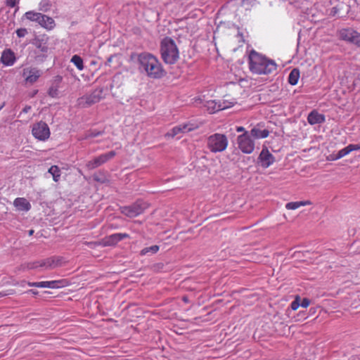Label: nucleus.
Here are the masks:
<instances>
[{"label":"nucleus","mask_w":360,"mask_h":360,"mask_svg":"<svg viewBox=\"0 0 360 360\" xmlns=\"http://www.w3.org/2000/svg\"><path fill=\"white\" fill-rule=\"evenodd\" d=\"M248 67L252 74L268 75L276 71L277 64L274 60L252 50L248 56Z\"/></svg>","instance_id":"nucleus-1"},{"label":"nucleus","mask_w":360,"mask_h":360,"mask_svg":"<svg viewBox=\"0 0 360 360\" xmlns=\"http://www.w3.org/2000/svg\"><path fill=\"white\" fill-rule=\"evenodd\" d=\"M139 69L152 79H160L166 75L161 63L150 53H141L138 56Z\"/></svg>","instance_id":"nucleus-2"},{"label":"nucleus","mask_w":360,"mask_h":360,"mask_svg":"<svg viewBox=\"0 0 360 360\" xmlns=\"http://www.w3.org/2000/svg\"><path fill=\"white\" fill-rule=\"evenodd\" d=\"M160 53L163 61L167 64L173 65L179 58V51L175 41L169 38H164L160 44Z\"/></svg>","instance_id":"nucleus-3"},{"label":"nucleus","mask_w":360,"mask_h":360,"mask_svg":"<svg viewBox=\"0 0 360 360\" xmlns=\"http://www.w3.org/2000/svg\"><path fill=\"white\" fill-rule=\"evenodd\" d=\"M229 144V141L225 134L215 133L210 135L207 139V147L212 153H220L224 151Z\"/></svg>","instance_id":"nucleus-4"},{"label":"nucleus","mask_w":360,"mask_h":360,"mask_svg":"<svg viewBox=\"0 0 360 360\" xmlns=\"http://www.w3.org/2000/svg\"><path fill=\"white\" fill-rule=\"evenodd\" d=\"M103 89L98 88L92 91L89 94H86L77 100V104L81 108H88L95 103H98L103 98Z\"/></svg>","instance_id":"nucleus-5"},{"label":"nucleus","mask_w":360,"mask_h":360,"mask_svg":"<svg viewBox=\"0 0 360 360\" xmlns=\"http://www.w3.org/2000/svg\"><path fill=\"white\" fill-rule=\"evenodd\" d=\"M251 136L250 134L245 131V133L237 138L238 148L243 153L250 154L255 150V142L251 139Z\"/></svg>","instance_id":"nucleus-6"},{"label":"nucleus","mask_w":360,"mask_h":360,"mask_svg":"<svg viewBox=\"0 0 360 360\" xmlns=\"http://www.w3.org/2000/svg\"><path fill=\"white\" fill-rule=\"evenodd\" d=\"M32 134L35 139L42 141L47 140L51 135L48 124L42 121L33 124Z\"/></svg>","instance_id":"nucleus-7"},{"label":"nucleus","mask_w":360,"mask_h":360,"mask_svg":"<svg viewBox=\"0 0 360 360\" xmlns=\"http://www.w3.org/2000/svg\"><path fill=\"white\" fill-rule=\"evenodd\" d=\"M233 101H229L226 99L218 101L210 100L206 102L205 107L209 113L213 114L218 111L231 108L233 105Z\"/></svg>","instance_id":"nucleus-8"},{"label":"nucleus","mask_w":360,"mask_h":360,"mask_svg":"<svg viewBox=\"0 0 360 360\" xmlns=\"http://www.w3.org/2000/svg\"><path fill=\"white\" fill-rule=\"evenodd\" d=\"M147 204L143 201L138 200L131 205L121 207V212L129 217H135L146 209Z\"/></svg>","instance_id":"nucleus-9"},{"label":"nucleus","mask_w":360,"mask_h":360,"mask_svg":"<svg viewBox=\"0 0 360 360\" xmlns=\"http://www.w3.org/2000/svg\"><path fill=\"white\" fill-rule=\"evenodd\" d=\"M115 155L116 153L113 150L104 154H101L99 156L96 157L93 160L89 161L86 166L88 169H94L112 159Z\"/></svg>","instance_id":"nucleus-10"},{"label":"nucleus","mask_w":360,"mask_h":360,"mask_svg":"<svg viewBox=\"0 0 360 360\" xmlns=\"http://www.w3.org/2000/svg\"><path fill=\"white\" fill-rule=\"evenodd\" d=\"M198 128V126L195 124L191 123H185L182 124H179L173 127L170 131H169L166 134L165 137L174 138V136L183 134L193 131Z\"/></svg>","instance_id":"nucleus-11"},{"label":"nucleus","mask_w":360,"mask_h":360,"mask_svg":"<svg viewBox=\"0 0 360 360\" xmlns=\"http://www.w3.org/2000/svg\"><path fill=\"white\" fill-rule=\"evenodd\" d=\"M129 235L125 233H113L103 238L100 244L103 246H113L123 239L129 238Z\"/></svg>","instance_id":"nucleus-12"},{"label":"nucleus","mask_w":360,"mask_h":360,"mask_svg":"<svg viewBox=\"0 0 360 360\" xmlns=\"http://www.w3.org/2000/svg\"><path fill=\"white\" fill-rule=\"evenodd\" d=\"M274 156L270 153L266 147H263L259 157L258 162L263 168H268L275 162Z\"/></svg>","instance_id":"nucleus-13"},{"label":"nucleus","mask_w":360,"mask_h":360,"mask_svg":"<svg viewBox=\"0 0 360 360\" xmlns=\"http://www.w3.org/2000/svg\"><path fill=\"white\" fill-rule=\"evenodd\" d=\"M41 72L37 68H26L23 69L22 76L25 78V81L29 84H33L36 82L40 77Z\"/></svg>","instance_id":"nucleus-14"},{"label":"nucleus","mask_w":360,"mask_h":360,"mask_svg":"<svg viewBox=\"0 0 360 360\" xmlns=\"http://www.w3.org/2000/svg\"><path fill=\"white\" fill-rule=\"evenodd\" d=\"M360 150V144H349L345 148L340 150L336 155L332 154L327 158L328 160H338L354 150Z\"/></svg>","instance_id":"nucleus-15"},{"label":"nucleus","mask_w":360,"mask_h":360,"mask_svg":"<svg viewBox=\"0 0 360 360\" xmlns=\"http://www.w3.org/2000/svg\"><path fill=\"white\" fill-rule=\"evenodd\" d=\"M63 281H41V282H27V285L30 287L37 288H57L60 287Z\"/></svg>","instance_id":"nucleus-16"},{"label":"nucleus","mask_w":360,"mask_h":360,"mask_svg":"<svg viewBox=\"0 0 360 360\" xmlns=\"http://www.w3.org/2000/svg\"><path fill=\"white\" fill-rule=\"evenodd\" d=\"M13 205L17 210L27 212L31 209V204L25 198H17L13 201Z\"/></svg>","instance_id":"nucleus-17"},{"label":"nucleus","mask_w":360,"mask_h":360,"mask_svg":"<svg viewBox=\"0 0 360 360\" xmlns=\"http://www.w3.org/2000/svg\"><path fill=\"white\" fill-rule=\"evenodd\" d=\"M325 120V116L316 110H312L307 117V121L311 125L323 123Z\"/></svg>","instance_id":"nucleus-18"},{"label":"nucleus","mask_w":360,"mask_h":360,"mask_svg":"<svg viewBox=\"0 0 360 360\" xmlns=\"http://www.w3.org/2000/svg\"><path fill=\"white\" fill-rule=\"evenodd\" d=\"M1 61L5 65H13L15 61L14 53L11 49L4 51L1 57Z\"/></svg>","instance_id":"nucleus-19"},{"label":"nucleus","mask_w":360,"mask_h":360,"mask_svg":"<svg viewBox=\"0 0 360 360\" xmlns=\"http://www.w3.org/2000/svg\"><path fill=\"white\" fill-rule=\"evenodd\" d=\"M38 23L42 27L48 30H53L56 26L54 20L52 18H51L48 15H44V14H42Z\"/></svg>","instance_id":"nucleus-20"},{"label":"nucleus","mask_w":360,"mask_h":360,"mask_svg":"<svg viewBox=\"0 0 360 360\" xmlns=\"http://www.w3.org/2000/svg\"><path fill=\"white\" fill-rule=\"evenodd\" d=\"M356 33L357 31L352 28L342 29L340 32V37L342 40L353 43Z\"/></svg>","instance_id":"nucleus-21"},{"label":"nucleus","mask_w":360,"mask_h":360,"mask_svg":"<svg viewBox=\"0 0 360 360\" xmlns=\"http://www.w3.org/2000/svg\"><path fill=\"white\" fill-rule=\"evenodd\" d=\"M62 81V77L57 76L56 77L55 82L56 84L51 85L48 91V94L51 98H57L58 96V88H59V84Z\"/></svg>","instance_id":"nucleus-22"},{"label":"nucleus","mask_w":360,"mask_h":360,"mask_svg":"<svg viewBox=\"0 0 360 360\" xmlns=\"http://www.w3.org/2000/svg\"><path fill=\"white\" fill-rule=\"evenodd\" d=\"M312 202L310 200H303V201H297V202H288L285 205V208L287 210H296L300 207L301 206L311 205Z\"/></svg>","instance_id":"nucleus-23"},{"label":"nucleus","mask_w":360,"mask_h":360,"mask_svg":"<svg viewBox=\"0 0 360 360\" xmlns=\"http://www.w3.org/2000/svg\"><path fill=\"white\" fill-rule=\"evenodd\" d=\"M250 134L255 139H264L269 136V131L267 129L261 130L255 127L251 129Z\"/></svg>","instance_id":"nucleus-24"},{"label":"nucleus","mask_w":360,"mask_h":360,"mask_svg":"<svg viewBox=\"0 0 360 360\" xmlns=\"http://www.w3.org/2000/svg\"><path fill=\"white\" fill-rule=\"evenodd\" d=\"M48 172L51 174V176L53 177V180L55 182L59 181L60 179V176H61V171H60V168L58 167V166L52 165L49 169Z\"/></svg>","instance_id":"nucleus-25"},{"label":"nucleus","mask_w":360,"mask_h":360,"mask_svg":"<svg viewBox=\"0 0 360 360\" xmlns=\"http://www.w3.org/2000/svg\"><path fill=\"white\" fill-rule=\"evenodd\" d=\"M42 13H37L33 11H27L25 13L24 16L25 18L30 21L37 22H38L41 17Z\"/></svg>","instance_id":"nucleus-26"},{"label":"nucleus","mask_w":360,"mask_h":360,"mask_svg":"<svg viewBox=\"0 0 360 360\" xmlns=\"http://www.w3.org/2000/svg\"><path fill=\"white\" fill-rule=\"evenodd\" d=\"M300 78V71L297 69H293L288 76V82L291 85H295L298 82Z\"/></svg>","instance_id":"nucleus-27"},{"label":"nucleus","mask_w":360,"mask_h":360,"mask_svg":"<svg viewBox=\"0 0 360 360\" xmlns=\"http://www.w3.org/2000/svg\"><path fill=\"white\" fill-rule=\"evenodd\" d=\"M70 61L77 67L79 70L84 69V63L82 58L78 55H74Z\"/></svg>","instance_id":"nucleus-28"},{"label":"nucleus","mask_w":360,"mask_h":360,"mask_svg":"<svg viewBox=\"0 0 360 360\" xmlns=\"http://www.w3.org/2000/svg\"><path fill=\"white\" fill-rule=\"evenodd\" d=\"M37 266H46L49 268L54 267V262L51 259H46L40 262H37L36 265H33L30 268H36Z\"/></svg>","instance_id":"nucleus-29"},{"label":"nucleus","mask_w":360,"mask_h":360,"mask_svg":"<svg viewBox=\"0 0 360 360\" xmlns=\"http://www.w3.org/2000/svg\"><path fill=\"white\" fill-rule=\"evenodd\" d=\"M159 249H160V248L157 245H152V246L148 247V248H143L141 251V255H145L148 254L150 252H151L152 253L154 254V253H156L159 250Z\"/></svg>","instance_id":"nucleus-30"},{"label":"nucleus","mask_w":360,"mask_h":360,"mask_svg":"<svg viewBox=\"0 0 360 360\" xmlns=\"http://www.w3.org/2000/svg\"><path fill=\"white\" fill-rule=\"evenodd\" d=\"M51 8V4L47 0H42L39 4V9L44 12L49 11Z\"/></svg>","instance_id":"nucleus-31"},{"label":"nucleus","mask_w":360,"mask_h":360,"mask_svg":"<svg viewBox=\"0 0 360 360\" xmlns=\"http://www.w3.org/2000/svg\"><path fill=\"white\" fill-rule=\"evenodd\" d=\"M300 306V297L297 296L295 300L291 303V309L295 311L297 310Z\"/></svg>","instance_id":"nucleus-32"},{"label":"nucleus","mask_w":360,"mask_h":360,"mask_svg":"<svg viewBox=\"0 0 360 360\" xmlns=\"http://www.w3.org/2000/svg\"><path fill=\"white\" fill-rule=\"evenodd\" d=\"M27 34V30L25 28H20L16 30V34L18 37H24Z\"/></svg>","instance_id":"nucleus-33"},{"label":"nucleus","mask_w":360,"mask_h":360,"mask_svg":"<svg viewBox=\"0 0 360 360\" xmlns=\"http://www.w3.org/2000/svg\"><path fill=\"white\" fill-rule=\"evenodd\" d=\"M18 0H6V4L10 8H13L18 4Z\"/></svg>","instance_id":"nucleus-34"},{"label":"nucleus","mask_w":360,"mask_h":360,"mask_svg":"<svg viewBox=\"0 0 360 360\" xmlns=\"http://www.w3.org/2000/svg\"><path fill=\"white\" fill-rule=\"evenodd\" d=\"M300 306L303 308H307L310 304V300L307 298H304L301 303H300Z\"/></svg>","instance_id":"nucleus-35"},{"label":"nucleus","mask_w":360,"mask_h":360,"mask_svg":"<svg viewBox=\"0 0 360 360\" xmlns=\"http://www.w3.org/2000/svg\"><path fill=\"white\" fill-rule=\"evenodd\" d=\"M353 44L356 45L358 47L360 48V33L357 32L356 34L355 35L354 40L353 41Z\"/></svg>","instance_id":"nucleus-36"},{"label":"nucleus","mask_w":360,"mask_h":360,"mask_svg":"<svg viewBox=\"0 0 360 360\" xmlns=\"http://www.w3.org/2000/svg\"><path fill=\"white\" fill-rule=\"evenodd\" d=\"M236 130L237 132H243V133H245V131H247L245 130V129L243 127H241V126L236 127Z\"/></svg>","instance_id":"nucleus-37"},{"label":"nucleus","mask_w":360,"mask_h":360,"mask_svg":"<svg viewBox=\"0 0 360 360\" xmlns=\"http://www.w3.org/2000/svg\"><path fill=\"white\" fill-rule=\"evenodd\" d=\"M31 110V106L30 105H26L22 110L21 113L23 112V113H27L30 110Z\"/></svg>","instance_id":"nucleus-38"},{"label":"nucleus","mask_w":360,"mask_h":360,"mask_svg":"<svg viewBox=\"0 0 360 360\" xmlns=\"http://www.w3.org/2000/svg\"><path fill=\"white\" fill-rule=\"evenodd\" d=\"M37 47H38L39 49H41V51H43V52H46V51H47V50H48V48H47V46H41V45H38V46H37Z\"/></svg>","instance_id":"nucleus-39"},{"label":"nucleus","mask_w":360,"mask_h":360,"mask_svg":"<svg viewBox=\"0 0 360 360\" xmlns=\"http://www.w3.org/2000/svg\"><path fill=\"white\" fill-rule=\"evenodd\" d=\"M11 294H13L11 292H7V293L0 292V297L6 296L7 295H11Z\"/></svg>","instance_id":"nucleus-40"},{"label":"nucleus","mask_w":360,"mask_h":360,"mask_svg":"<svg viewBox=\"0 0 360 360\" xmlns=\"http://www.w3.org/2000/svg\"><path fill=\"white\" fill-rule=\"evenodd\" d=\"M101 132H97V133L92 134L91 135V136H92V137H95V136H99V135H101Z\"/></svg>","instance_id":"nucleus-41"},{"label":"nucleus","mask_w":360,"mask_h":360,"mask_svg":"<svg viewBox=\"0 0 360 360\" xmlns=\"http://www.w3.org/2000/svg\"><path fill=\"white\" fill-rule=\"evenodd\" d=\"M30 292H31L34 295H37L38 294V292L36 291V290H30Z\"/></svg>","instance_id":"nucleus-42"},{"label":"nucleus","mask_w":360,"mask_h":360,"mask_svg":"<svg viewBox=\"0 0 360 360\" xmlns=\"http://www.w3.org/2000/svg\"><path fill=\"white\" fill-rule=\"evenodd\" d=\"M34 233V230L29 231V235L32 236Z\"/></svg>","instance_id":"nucleus-43"},{"label":"nucleus","mask_w":360,"mask_h":360,"mask_svg":"<svg viewBox=\"0 0 360 360\" xmlns=\"http://www.w3.org/2000/svg\"><path fill=\"white\" fill-rule=\"evenodd\" d=\"M183 300H184L185 302H188V298H187V297H183Z\"/></svg>","instance_id":"nucleus-44"},{"label":"nucleus","mask_w":360,"mask_h":360,"mask_svg":"<svg viewBox=\"0 0 360 360\" xmlns=\"http://www.w3.org/2000/svg\"><path fill=\"white\" fill-rule=\"evenodd\" d=\"M2 107L0 108V109Z\"/></svg>","instance_id":"nucleus-45"}]
</instances>
